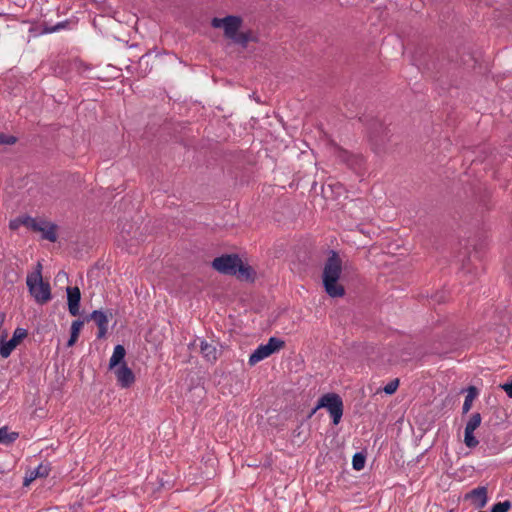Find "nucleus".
Returning <instances> with one entry per match:
<instances>
[{
	"mask_svg": "<svg viewBox=\"0 0 512 512\" xmlns=\"http://www.w3.org/2000/svg\"><path fill=\"white\" fill-rule=\"evenodd\" d=\"M18 437V434L15 432L9 433L7 427L0 428V443H12Z\"/></svg>",
	"mask_w": 512,
	"mask_h": 512,
	"instance_id": "obj_19",
	"label": "nucleus"
},
{
	"mask_svg": "<svg viewBox=\"0 0 512 512\" xmlns=\"http://www.w3.org/2000/svg\"><path fill=\"white\" fill-rule=\"evenodd\" d=\"M482 417L480 413H474L466 423L465 430L475 431L481 424Z\"/></svg>",
	"mask_w": 512,
	"mask_h": 512,
	"instance_id": "obj_20",
	"label": "nucleus"
},
{
	"mask_svg": "<svg viewBox=\"0 0 512 512\" xmlns=\"http://www.w3.org/2000/svg\"><path fill=\"white\" fill-rule=\"evenodd\" d=\"M511 506V502L508 500L498 502L491 507L490 512H508Z\"/></svg>",
	"mask_w": 512,
	"mask_h": 512,
	"instance_id": "obj_23",
	"label": "nucleus"
},
{
	"mask_svg": "<svg viewBox=\"0 0 512 512\" xmlns=\"http://www.w3.org/2000/svg\"><path fill=\"white\" fill-rule=\"evenodd\" d=\"M23 223H24L23 216L22 217H17L15 219L10 220L9 228L11 230H17V229H19L20 226H23Z\"/></svg>",
	"mask_w": 512,
	"mask_h": 512,
	"instance_id": "obj_27",
	"label": "nucleus"
},
{
	"mask_svg": "<svg viewBox=\"0 0 512 512\" xmlns=\"http://www.w3.org/2000/svg\"><path fill=\"white\" fill-rule=\"evenodd\" d=\"M502 389L506 392V394L512 398V381L509 383H505L502 386Z\"/></svg>",
	"mask_w": 512,
	"mask_h": 512,
	"instance_id": "obj_29",
	"label": "nucleus"
},
{
	"mask_svg": "<svg viewBox=\"0 0 512 512\" xmlns=\"http://www.w3.org/2000/svg\"><path fill=\"white\" fill-rule=\"evenodd\" d=\"M465 500H469L476 508H483L488 502V489L485 486H479L472 489L465 495Z\"/></svg>",
	"mask_w": 512,
	"mask_h": 512,
	"instance_id": "obj_8",
	"label": "nucleus"
},
{
	"mask_svg": "<svg viewBox=\"0 0 512 512\" xmlns=\"http://www.w3.org/2000/svg\"><path fill=\"white\" fill-rule=\"evenodd\" d=\"M23 221H24V223H23L24 226H27L34 230V228L36 227L39 220L29 217V216H23Z\"/></svg>",
	"mask_w": 512,
	"mask_h": 512,
	"instance_id": "obj_28",
	"label": "nucleus"
},
{
	"mask_svg": "<svg viewBox=\"0 0 512 512\" xmlns=\"http://www.w3.org/2000/svg\"><path fill=\"white\" fill-rule=\"evenodd\" d=\"M121 234H122V238L125 240L126 236L130 234V231H126V232L122 231Z\"/></svg>",
	"mask_w": 512,
	"mask_h": 512,
	"instance_id": "obj_30",
	"label": "nucleus"
},
{
	"mask_svg": "<svg viewBox=\"0 0 512 512\" xmlns=\"http://www.w3.org/2000/svg\"><path fill=\"white\" fill-rule=\"evenodd\" d=\"M67 25H68L67 21H61V22H58L54 26H44L43 33H46V34L54 33V32H57V31H59L61 29L66 28Z\"/></svg>",
	"mask_w": 512,
	"mask_h": 512,
	"instance_id": "obj_24",
	"label": "nucleus"
},
{
	"mask_svg": "<svg viewBox=\"0 0 512 512\" xmlns=\"http://www.w3.org/2000/svg\"><path fill=\"white\" fill-rule=\"evenodd\" d=\"M212 267L222 274L237 276L240 279H252L253 275V270L244 265L236 254L222 255L215 258Z\"/></svg>",
	"mask_w": 512,
	"mask_h": 512,
	"instance_id": "obj_2",
	"label": "nucleus"
},
{
	"mask_svg": "<svg viewBox=\"0 0 512 512\" xmlns=\"http://www.w3.org/2000/svg\"><path fill=\"white\" fill-rule=\"evenodd\" d=\"M41 271L42 265L38 263L36 269L28 274L26 278L29 292L38 304H44L51 299L50 285L43 281Z\"/></svg>",
	"mask_w": 512,
	"mask_h": 512,
	"instance_id": "obj_4",
	"label": "nucleus"
},
{
	"mask_svg": "<svg viewBox=\"0 0 512 512\" xmlns=\"http://www.w3.org/2000/svg\"><path fill=\"white\" fill-rule=\"evenodd\" d=\"M16 142V137L0 133V145H12Z\"/></svg>",
	"mask_w": 512,
	"mask_h": 512,
	"instance_id": "obj_26",
	"label": "nucleus"
},
{
	"mask_svg": "<svg viewBox=\"0 0 512 512\" xmlns=\"http://www.w3.org/2000/svg\"><path fill=\"white\" fill-rule=\"evenodd\" d=\"M399 386V380L398 379H394L392 381H390L385 387H384V392L388 395H392L393 393H395V391L397 390Z\"/></svg>",
	"mask_w": 512,
	"mask_h": 512,
	"instance_id": "obj_25",
	"label": "nucleus"
},
{
	"mask_svg": "<svg viewBox=\"0 0 512 512\" xmlns=\"http://www.w3.org/2000/svg\"><path fill=\"white\" fill-rule=\"evenodd\" d=\"M34 230L40 232L43 239L49 240L50 242L56 241V225L44 220H39Z\"/></svg>",
	"mask_w": 512,
	"mask_h": 512,
	"instance_id": "obj_13",
	"label": "nucleus"
},
{
	"mask_svg": "<svg viewBox=\"0 0 512 512\" xmlns=\"http://www.w3.org/2000/svg\"><path fill=\"white\" fill-rule=\"evenodd\" d=\"M320 408H326L330 413L333 424H339L343 415V401L336 393H327L321 396L316 407L311 411L310 416L316 413Z\"/></svg>",
	"mask_w": 512,
	"mask_h": 512,
	"instance_id": "obj_5",
	"label": "nucleus"
},
{
	"mask_svg": "<svg viewBox=\"0 0 512 512\" xmlns=\"http://www.w3.org/2000/svg\"><path fill=\"white\" fill-rule=\"evenodd\" d=\"M126 355V351L123 345H116L113 349L112 356L109 360V369H115L116 367H119V364L124 363V358Z\"/></svg>",
	"mask_w": 512,
	"mask_h": 512,
	"instance_id": "obj_14",
	"label": "nucleus"
},
{
	"mask_svg": "<svg viewBox=\"0 0 512 512\" xmlns=\"http://www.w3.org/2000/svg\"><path fill=\"white\" fill-rule=\"evenodd\" d=\"M365 460H366L365 456L362 453H356L352 459L353 469H355L357 471L362 470L365 465Z\"/></svg>",
	"mask_w": 512,
	"mask_h": 512,
	"instance_id": "obj_22",
	"label": "nucleus"
},
{
	"mask_svg": "<svg viewBox=\"0 0 512 512\" xmlns=\"http://www.w3.org/2000/svg\"><path fill=\"white\" fill-rule=\"evenodd\" d=\"M113 370L116 375L117 382L122 388H129L135 382V375L126 363H123Z\"/></svg>",
	"mask_w": 512,
	"mask_h": 512,
	"instance_id": "obj_9",
	"label": "nucleus"
},
{
	"mask_svg": "<svg viewBox=\"0 0 512 512\" xmlns=\"http://www.w3.org/2000/svg\"><path fill=\"white\" fill-rule=\"evenodd\" d=\"M200 349L203 357L210 363H213L217 360V349L214 345L201 341Z\"/></svg>",
	"mask_w": 512,
	"mask_h": 512,
	"instance_id": "obj_15",
	"label": "nucleus"
},
{
	"mask_svg": "<svg viewBox=\"0 0 512 512\" xmlns=\"http://www.w3.org/2000/svg\"><path fill=\"white\" fill-rule=\"evenodd\" d=\"M285 346V342L277 337H270L266 344L259 345L249 357L251 366L269 357Z\"/></svg>",
	"mask_w": 512,
	"mask_h": 512,
	"instance_id": "obj_6",
	"label": "nucleus"
},
{
	"mask_svg": "<svg viewBox=\"0 0 512 512\" xmlns=\"http://www.w3.org/2000/svg\"><path fill=\"white\" fill-rule=\"evenodd\" d=\"M464 443L468 448H475L479 444V441L474 436L473 431L465 430Z\"/></svg>",
	"mask_w": 512,
	"mask_h": 512,
	"instance_id": "obj_21",
	"label": "nucleus"
},
{
	"mask_svg": "<svg viewBox=\"0 0 512 512\" xmlns=\"http://www.w3.org/2000/svg\"><path fill=\"white\" fill-rule=\"evenodd\" d=\"M27 336V330L24 328H16L13 336L9 341H1L0 355L3 358H8L12 351L16 348L19 342Z\"/></svg>",
	"mask_w": 512,
	"mask_h": 512,
	"instance_id": "obj_7",
	"label": "nucleus"
},
{
	"mask_svg": "<svg viewBox=\"0 0 512 512\" xmlns=\"http://www.w3.org/2000/svg\"><path fill=\"white\" fill-rule=\"evenodd\" d=\"M339 158L350 166H358L363 162V158L361 156L351 155L347 151H340Z\"/></svg>",
	"mask_w": 512,
	"mask_h": 512,
	"instance_id": "obj_18",
	"label": "nucleus"
},
{
	"mask_svg": "<svg viewBox=\"0 0 512 512\" xmlns=\"http://www.w3.org/2000/svg\"><path fill=\"white\" fill-rule=\"evenodd\" d=\"M68 311L72 316H77L80 309L81 293L78 287H67Z\"/></svg>",
	"mask_w": 512,
	"mask_h": 512,
	"instance_id": "obj_10",
	"label": "nucleus"
},
{
	"mask_svg": "<svg viewBox=\"0 0 512 512\" xmlns=\"http://www.w3.org/2000/svg\"><path fill=\"white\" fill-rule=\"evenodd\" d=\"M83 324H84L83 320H75L72 322L71 333H70V338L67 342V347H72L76 343V341L79 337L80 330L83 327Z\"/></svg>",
	"mask_w": 512,
	"mask_h": 512,
	"instance_id": "obj_16",
	"label": "nucleus"
},
{
	"mask_svg": "<svg viewBox=\"0 0 512 512\" xmlns=\"http://www.w3.org/2000/svg\"><path fill=\"white\" fill-rule=\"evenodd\" d=\"M211 25L214 28H223L225 36L242 47H246L247 43L252 40L251 33L239 32L242 19L238 16L229 15L224 18L215 17L212 19Z\"/></svg>",
	"mask_w": 512,
	"mask_h": 512,
	"instance_id": "obj_3",
	"label": "nucleus"
},
{
	"mask_svg": "<svg viewBox=\"0 0 512 512\" xmlns=\"http://www.w3.org/2000/svg\"><path fill=\"white\" fill-rule=\"evenodd\" d=\"M90 318L94 320L98 326L97 338H103L106 335L108 329V317L106 313L101 310H94L90 314Z\"/></svg>",
	"mask_w": 512,
	"mask_h": 512,
	"instance_id": "obj_12",
	"label": "nucleus"
},
{
	"mask_svg": "<svg viewBox=\"0 0 512 512\" xmlns=\"http://www.w3.org/2000/svg\"><path fill=\"white\" fill-rule=\"evenodd\" d=\"M342 273V261L335 251H330L329 257L323 268V286L326 293L332 297H342L345 294L344 287L338 282Z\"/></svg>",
	"mask_w": 512,
	"mask_h": 512,
	"instance_id": "obj_1",
	"label": "nucleus"
},
{
	"mask_svg": "<svg viewBox=\"0 0 512 512\" xmlns=\"http://www.w3.org/2000/svg\"><path fill=\"white\" fill-rule=\"evenodd\" d=\"M51 470L50 463L43 462L40 463L36 468L30 470L25 478L23 484L25 486H28L32 481H34L37 478H45L49 475Z\"/></svg>",
	"mask_w": 512,
	"mask_h": 512,
	"instance_id": "obj_11",
	"label": "nucleus"
},
{
	"mask_svg": "<svg viewBox=\"0 0 512 512\" xmlns=\"http://www.w3.org/2000/svg\"><path fill=\"white\" fill-rule=\"evenodd\" d=\"M477 394H478V392H477L476 387L470 386L467 389V394H466V397H465V400H464V403L462 406L463 414H466L469 412V410L472 407V403H473L474 399L477 397Z\"/></svg>",
	"mask_w": 512,
	"mask_h": 512,
	"instance_id": "obj_17",
	"label": "nucleus"
}]
</instances>
